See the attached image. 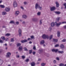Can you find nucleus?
Returning <instances> with one entry per match:
<instances>
[{"label":"nucleus","mask_w":66,"mask_h":66,"mask_svg":"<svg viewBox=\"0 0 66 66\" xmlns=\"http://www.w3.org/2000/svg\"><path fill=\"white\" fill-rule=\"evenodd\" d=\"M38 7V9L39 10H42L43 9L42 7H40V5H38V4H36L35 5L36 9H37Z\"/></svg>","instance_id":"1"},{"label":"nucleus","mask_w":66,"mask_h":66,"mask_svg":"<svg viewBox=\"0 0 66 66\" xmlns=\"http://www.w3.org/2000/svg\"><path fill=\"white\" fill-rule=\"evenodd\" d=\"M42 37L43 39H46V38L48 39L49 36L48 35H46L45 34H44L43 35Z\"/></svg>","instance_id":"2"},{"label":"nucleus","mask_w":66,"mask_h":66,"mask_svg":"<svg viewBox=\"0 0 66 66\" xmlns=\"http://www.w3.org/2000/svg\"><path fill=\"white\" fill-rule=\"evenodd\" d=\"M18 32L19 35L20 37V36H21V32H22V30H21V29H19V30Z\"/></svg>","instance_id":"3"},{"label":"nucleus","mask_w":66,"mask_h":66,"mask_svg":"<svg viewBox=\"0 0 66 66\" xmlns=\"http://www.w3.org/2000/svg\"><path fill=\"white\" fill-rule=\"evenodd\" d=\"M17 3L16 1H14L13 2V6L14 7H17Z\"/></svg>","instance_id":"4"},{"label":"nucleus","mask_w":66,"mask_h":66,"mask_svg":"<svg viewBox=\"0 0 66 66\" xmlns=\"http://www.w3.org/2000/svg\"><path fill=\"white\" fill-rule=\"evenodd\" d=\"M10 10H11L10 8L9 7H7L5 9V11L7 12H10Z\"/></svg>","instance_id":"5"},{"label":"nucleus","mask_w":66,"mask_h":66,"mask_svg":"<svg viewBox=\"0 0 66 66\" xmlns=\"http://www.w3.org/2000/svg\"><path fill=\"white\" fill-rule=\"evenodd\" d=\"M11 55V53L8 52L7 53V54L6 55V57H10Z\"/></svg>","instance_id":"6"},{"label":"nucleus","mask_w":66,"mask_h":66,"mask_svg":"<svg viewBox=\"0 0 66 66\" xmlns=\"http://www.w3.org/2000/svg\"><path fill=\"white\" fill-rule=\"evenodd\" d=\"M55 23L56 24V26H57V27H59L60 25L61 24V22H59V23H57V22L56 21L55 22Z\"/></svg>","instance_id":"7"},{"label":"nucleus","mask_w":66,"mask_h":66,"mask_svg":"<svg viewBox=\"0 0 66 66\" xmlns=\"http://www.w3.org/2000/svg\"><path fill=\"white\" fill-rule=\"evenodd\" d=\"M28 42V40L26 39H25L24 40H22L21 41V43H26Z\"/></svg>","instance_id":"8"},{"label":"nucleus","mask_w":66,"mask_h":66,"mask_svg":"<svg viewBox=\"0 0 66 66\" xmlns=\"http://www.w3.org/2000/svg\"><path fill=\"white\" fill-rule=\"evenodd\" d=\"M55 10V7H53L51 8V11H53Z\"/></svg>","instance_id":"9"},{"label":"nucleus","mask_w":66,"mask_h":66,"mask_svg":"<svg viewBox=\"0 0 66 66\" xmlns=\"http://www.w3.org/2000/svg\"><path fill=\"white\" fill-rule=\"evenodd\" d=\"M58 51V49H56V50L54 49H53L52 50V52H57Z\"/></svg>","instance_id":"10"},{"label":"nucleus","mask_w":66,"mask_h":66,"mask_svg":"<svg viewBox=\"0 0 66 66\" xmlns=\"http://www.w3.org/2000/svg\"><path fill=\"white\" fill-rule=\"evenodd\" d=\"M56 4V7H59V4L58 2H56L55 3Z\"/></svg>","instance_id":"11"},{"label":"nucleus","mask_w":66,"mask_h":66,"mask_svg":"<svg viewBox=\"0 0 66 66\" xmlns=\"http://www.w3.org/2000/svg\"><path fill=\"white\" fill-rule=\"evenodd\" d=\"M55 23L54 22H52L51 24V27H54L55 26Z\"/></svg>","instance_id":"12"},{"label":"nucleus","mask_w":66,"mask_h":66,"mask_svg":"<svg viewBox=\"0 0 66 66\" xmlns=\"http://www.w3.org/2000/svg\"><path fill=\"white\" fill-rule=\"evenodd\" d=\"M54 13L57 15H59L61 14V12L60 11H55Z\"/></svg>","instance_id":"13"},{"label":"nucleus","mask_w":66,"mask_h":66,"mask_svg":"<svg viewBox=\"0 0 66 66\" xmlns=\"http://www.w3.org/2000/svg\"><path fill=\"white\" fill-rule=\"evenodd\" d=\"M19 14V11H17L15 12V15L16 16H17V15H18Z\"/></svg>","instance_id":"14"},{"label":"nucleus","mask_w":66,"mask_h":66,"mask_svg":"<svg viewBox=\"0 0 66 66\" xmlns=\"http://www.w3.org/2000/svg\"><path fill=\"white\" fill-rule=\"evenodd\" d=\"M2 14L3 15H5L7 14L6 12L5 11H3L2 12Z\"/></svg>","instance_id":"15"},{"label":"nucleus","mask_w":66,"mask_h":66,"mask_svg":"<svg viewBox=\"0 0 66 66\" xmlns=\"http://www.w3.org/2000/svg\"><path fill=\"white\" fill-rule=\"evenodd\" d=\"M18 49L19 50L21 51L22 50V46H20L18 48Z\"/></svg>","instance_id":"16"},{"label":"nucleus","mask_w":66,"mask_h":66,"mask_svg":"<svg viewBox=\"0 0 66 66\" xmlns=\"http://www.w3.org/2000/svg\"><path fill=\"white\" fill-rule=\"evenodd\" d=\"M22 17L23 18L26 19V18H27V16L26 15H23L22 16Z\"/></svg>","instance_id":"17"},{"label":"nucleus","mask_w":66,"mask_h":66,"mask_svg":"<svg viewBox=\"0 0 66 66\" xmlns=\"http://www.w3.org/2000/svg\"><path fill=\"white\" fill-rule=\"evenodd\" d=\"M45 43V41L44 40H42L40 42V44L41 45H43V44H44Z\"/></svg>","instance_id":"18"},{"label":"nucleus","mask_w":66,"mask_h":66,"mask_svg":"<svg viewBox=\"0 0 66 66\" xmlns=\"http://www.w3.org/2000/svg\"><path fill=\"white\" fill-rule=\"evenodd\" d=\"M35 65V64L34 62H33L31 63V66H34Z\"/></svg>","instance_id":"19"},{"label":"nucleus","mask_w":66,"mask_h":66,"mask_svg":"<svg viewBox=\"0 0 66 66\" xmlns=\"http://www.w3.org/2000/svg\"><path fill=\"white\" fill-rule=\"evenodd\" d=\"M58 52L59 53H61V54L64 53V52L63 51H58Z\"/></svg>","instance_id":"20"},{"label":"nucleus","mask_w":66,"mask_h":66,"mask_svg":"<svg viewBox=\"0 0 66 66\" xmlns=\"http://www.w3.org/2000/svg\"><path fill=\"white\" fill-rule=\"evenodd\" d=\"M53 40L54 42H57V41H58V40L55 39H53Z\"/></svg>","instance_id":"21"},{"label":"nucleus","mask_w":66,"mask_h":66,"mask_svg":"<svg viewBox=\"0 0 66 66\" xmlns=\"http://www.w3.org/2000/svg\"><path fill=\"white\" fill-rule=\"evenodd\" d=\"M32 20L34 21H36L37 20V19L36 18H34L32 19Z\"/></svg>","instance_id":"22"},{"label":"nucleus","mask_w":66,"mask_h":66,"mask_svg":"<svg viewBox=\"0 0 66 66\" xmlns=\"http://www.w3.org/2000/svg\"><path fill=\"white\" fill-rule=\"evenodd\" d=\"M43 52V50L40 49L39 50V53H41Z\"/></svg>","instance_id":"23"},{"label":"nucleus","mask_w":66,"mask_h":66,"mask_svg":"<svg viewBox=\"0 0 66 66\" xmlns=\"http://www.w3.org/2000/svg\"><path fill=\"white\" fill-rule=\"evenodd\" d=\"M60 47L61 48L63 49L64 48V45L63 44H61L60 45Z\"/></svg>","instance_id":"24"},{"label":"nucleus","mask_w":66,"mask_h":66,"mask_svg":"<svg viewBox=\"0 0 66 66\" xmlns=\"http://www.w3.org/2000/svg\"><path fill=\"white\" fill-rule=\"evenodd\" d=\"M57 35L58 37H59L60 36V32L59 31H58L57 32Z\"/></svg>","instance_id":"25"},{"label":"nucleus","mask_w":66,"mask_h":66,"mask_svg":"<svg viewBox=\"0 0 66 66\" xmlns=\"http://www.w3.org/2000/svg\"><path fill=\"white\" fill-rule=\"evenodd\" d=\"M13 23L14 24L15 23V22L13 21H11L9 23Z\"/></svg>","instance_id":"26"},{"label":"nucleus","mask_w":66,"mask_h":66,"mask_svg":"<svg viewBox=\"0 0 66 66\" xmlns=\"http://www.w3.org/2000/svg\"><path fill=\"white\" fill-rule=\"evenodd\" d=\"M16 45H17V47H19V46H21V44L20 43H17Z\"/></svg>","instance_id":"27"},{"label":"nucleus","mask_w":66,"mask_h":66,"mask_svg":"<svg viewBox=\"0 0 66 66\" xmlns=\"http://www.w3.org/2000/svg\"><path fill=\"white\" fill-rule=\"evenodd\" d=\"M46 65V63H43L41 64V65L42 66H44Z\"/></svg>","instance_id":"28"},{"label":"nucleus","mask_w":66,"mask_h":66,"mask_svg":"<svg viewBox=\"0 0 66 66\" xmlns=\"http://www.w3.org/2000/svg\"><path fill=\"white\" fill-rule=\"evenodd\" d=\"M0 6L1 8H4V7H5V6L4 5H0Z\"/></svg>","instance_id":"29"},{"label":"nucleus","mask_w":66,"mask_h":66,"mask_svg":"<svg viewBox=\"0 0 66 66\" xmlns=\"http://www.w3.org/2000/svg\"><path fill=\"white\" fill-rule=\"evenodd\" d=\"M29 61H30V60H29V59H27L26 60H25V62H27V63H28V62H29Z\"/></svg>","instance_id":"30"},{"label":"nucleus","mask_w":66,"mask_h":66,"mask_svg":"<svg viewBox=\"0 0 66 66\" xmlns=\"http://www.w3.org/2000/svg\"><path fill=\"white\" fill-rule=\"evenodd\" d=\"M40 12H38L37 13V15H38V16H40Z\"/></svg>","instance_id":"31"},{"label":"nucleus","mask_w":66,"mask_h":66,"mask_svg":"<svg viewBox=\"0 0 66 66\" xmlns=\"http://www.w3.org/2000/svg\"><path fill=\"white\" fill-rule=\"evenodd\" d=\"M14 42V38H12L11 39V42Z\"/></svg>","instance_id":"32"},{"label":"nucleus","mask_w":66,"mask_h":66,"mask_svg":"<svg viewBox=\"0 0 66 66\" xmlns=\"http://www.w3.org/2000/svg\"><path fill=\"white\" fill-rule=\"evenodd\" d=\"M1 38L2 39H3V40H4L5 39V37H2Z\"/></svg>","instance_id":"33"},{"label":"nucleus","mask_w":66,"mask_h":66,"mask_svg":"<svg viewBox=\"0 0 66 66\" xmlns=\"http://www.w3.org/2000/svg\"><path fill=\"white\" fill-rule=\"evenodd\" d=\"M24 51H28V50L27 49V48L26 47H24Z\"/></svg>","instance_id":"34"},{"label":"nucleus","mask_w":66,"mask_h":66,"mask_svg":"<svg viewBox=\"0 0 66 66\" xmlns=\"http://www.w3.org/2000/svg\"><path fill=\"white\" fill-rule=\"evenodd\" d=\"M60 45L59 44H57L55 46V47H59Z\"/></svg>","instance_id":"35"},{"label":"nucleus","mask_w":66,"mask_h":66,"mask_svg":"<svg viewBox=\"0 0 66 66\" xmlns=\"http://www.w3.org/2000/svg\"><path fill=\"white\" fill-rule=\"evenodd\" d=\"M21 57L22 58V59H25V58H26V57L24 55L22 56Z\"/></svg>","instance_id":"36"},{"label":"nucleus","mask_w":66,"mask_h":66,"mask_svg":"<svg viewBox=\"0 0 66 66\" xmlns=\"http://www.w3.org/2000/svg\"><path fill=\"white\" fill-rule=\"evenodd\" d=\"M5 35L6 36H10V34H5Z\"/></svg>","instance_id":"37"},{"label":"nucleus","mask_w":66,"mask_h":66,"mask_svg":"<svg viewBox=\"0 0 66 66\" xmlns=\"http://www.w3.org/2000/svg\"><path fill=\"white\" fill-rule=\"evenodd\" d=\"M60 18H57L56 19V21H59V20H60Z\"/></svg>","instance_id":"38"},{"label":"nucleus","mask_w":66,"mask_h":66,"mask_svg":"<svg viewBox=\"0 0 66 66\" xmlns=\"http://www.w3.org/2000/svg\"><path fill=\"white\" fill-rule=\"evenodd\" d=\"M52 38V35H51L50 37V39L51 40Z\"/></svg>","instance_id":"39"},{"label":"nucleus","mask_w":66,"mask_h":66,"mask_svg":"<svg viewBox=\"0 0 66 66\" xmlns=\"http://www.w3.org/2000/svg\"><path fill=\"white\" fill-rule=\"evenodd\" d=\"M52 27H50L49 28V30L51 31V30H52Z\"/></svg>","instance_id":"40"},{"label":"nucleus","mask_w":66,"mask_h":66,"mask_svg":"<svg viewBox=\"0 0 66 66\" xmlns=\"http://www.w3.org/2000/svg\"><path fill=\"white\" fill-rule=\"evenodd\" d=\"M29 54H31V53H32V50H29Z\"/></svg>","instance_id":"41"},{"label":"nucleus","mask_w":66,"mask_h":66,"mask_svg":"<svg viewBox=\"0 0 66 66\" xmlns=\"http://www.w3.org/2000/svg\"><path fill=\"white\" fill-rule=\"evenodd\" d=\"M3 43V41L0 39V43Z\"/></svg>","instance_id":"42"},{"label":"nucleus","mask_w":66,"mask_h":66,"mask_svg":"<svg viewBox=\"0 0 66 66\" xmlns=\"http://www.w3.org/2000/svg\"><path fill=\"white\" fill-rule=\"evenodd\" d=\"M64 64L63 63H61L59 65V66H64Z\"/></svg>","instance_id":"43"},{"label":"nucleus","mask_w":66,"mask_h":66,"mask_svg":"<svg viewBox=\"0 0 66 66\" xmlns=\"http://www.w3.org/2000/svg\"><path fill=\"white\" fill-rule=\"evenodd\" d=\"M56 59L57 61H59V60H60V58L58 57H56Z\"/></svg>","instance_id":"44"},{"label":"nucleus","mask_w":66,"mask_h":66,"mask_svg":"<svg viewBox=\"0 0 66 66\" xmlns=\"http://www.w3.org/2000/svg\"><path fill=\"white\" fill-rule=\"evenodd\" d=\"M33 49L35 50H36V47H35V46H34L33 47Z\"/></svg>","instance_id":"45"},{"label":"nucleus","mask_w":66,"mask_h":66,"mask_svg":"<svg viewBox=\"0 0 66 66\" xmlns=\"http://www.w3.org/2000/svg\"><path fill=\"white\" fill-rule=\"evenodd\" d=\"M22 23L23 24H25L26 22H25V21H23L22 22Z\"/></svg>","instance_id":"46"},{"label":"nucleus","mask_w":66,"mask_h":66,"mask_svg":"<svg viewBox=\"0 0 66 66\" xmlns=\"http://www.w3.org/2000/svg\"><path fill=\"white\" fill-rule=\"evenodd\" d=\"M40 24H42V20H40Z\"/></svg>","instance_id":"47"},{"label":"nucleus","mask_w":66,"mask_h":66,"mask_svg":"<svg viewBox=\"0 0 66 66\" xmlns=\"http://www.w3.org/2000/svg\"><path fill=\"white\" fill-rule=\"evenodd\" d=\"M53 62L54 64H55L56 63V60H54L53 61Z\"/></svg>","instance_id":"48"},{"label":"nucleus","mask_w":66,"mask_h":66,"mask_svg":"<svg viewBox=\"0 0 66 66\" xmlns=\"http://www.w3.org/2000/svg\"><path fill=\"white\" fill-rule=\"evenodd\" d=\"M19 55H16V57H18V58H19Z\"/></svg>","instance_id":"49"},{"label":"nucleus","mask_w":66,"mask_h":66,"mask_svg":"<svg viewBox=\"0 0 66 66\" xmlns=\"http://www.w3.org/2000/svg\"><path fill=\"white\" fill-rule=\"evenodd\" d=\"M66 40L65 39H64L62 40V42H65Z\"/></svg>","instance_id":"50"},{"label":"nucleus","mask_w":66,"mask_h":66,"mask_svg":"<svg viewBox=\"0 0 66 66\" xmlns=\"http://www.w3.org/2000/svg\"><path fill=\"white\" fill-rule=\"evenodd\" d=\"M30 37L31 38V39H33V38H34V37L33 36H31Z\"/></svg>","instance_id":"51"},{"label":"nucleus","mask_w":66,"mask_h":66,"mask_svg":"<svg viewBox=\"0 0 66 66\" xmlns=\"http://www.w3.org/2000/svg\"><path fill=\"white\" fill-rule=\"evenodd\" d=\"M35 53H36L35 52H32V54H33V55H35Z\"/></svg>","instance_id":"52"},{"label":"nucleus","mask_w":66,"mask_h":66,"mask_svg":"<svg viewBox=\"0 0 66 66\" xmlns=\"http://www.w3.org/2000/svg\"><path fill=\"white\" fill-rule=\"evenodd\" d=\"M61 23H62V24L66 23V21L63 22H62Z\"/></svg>","instance_id":"53"},{"label":"nucleus","mask_w":66,"mask_h":66,"mask_svg":"<svg viewBox=\"0 0 66 66\" xmlns=\"http://www.w3.org/2000/svg\"><path fill=\"white\" fill-rule=\"evenodd\" d=\"M16 24H19V22L18 21L16 22Z\"/></svg>","instance_id":"54"},{"label":"nucleus","mask_w":66,"mask_h":66,"mask_svg":"<svg viewBox=\"0 0 66 66\" xmlns=\"http://www.w3.org/2000/svg\"><path fill=\"white\" fill-rule=\"evenodd\" d=\"M49 56H50V55L49 54H47V57H49Z\"/></svg>","instance_id":"55"},{"label":"nucleus","mask_w":66,"mask_h":66,"mask_svg":"<svg viewBox=\"0 0 66 66\" xmlns=\"http://www.w3.org/2000/svg\"><path fill=\"white\" fill-rule=\"evenodd\" d=\"M24 4L25 5H26V4H27V2H24Z\"/></svg>","instance_id":"56"},{"label":"nucleus","mask_w":66,"mask_h":66,"mask_svg":"<svg viewBox=\"0 0 66 66\" xmlns=\"http://www.w3.org/2000/svg\"><path fill=\"white\" fill-rule=\"evenodd\" d=\"M21 9H22V10H24L23 7H21Z\"/></svg>","instance_id":"57"},{"label":"nucleus","mask_w":66,"mask_h":66,"mask_svg":"<svg viewBox=\"0 0 66 66\" xmlns=\"http://www.w3.org/2000/svg\"><path fill=\"white\" fill-rule=\"evenodd\" d=\"M63 5L64 6H66V3H64Z\"/></svg>","instance_id":"58"},{"label":"nucleus","mask_w":66,"mask_h":66,"mask_svg":"<svg viewBox=\"0 0 66 66\" xmlns=\"http://www.w3.org/2000/svg\"><path fill=\"white\" fill-rule=\"evenodd\" d=\"M17 64L15 62L13 64V65H16Z\"/></svg>","instance_id":"59"},{"label":"nucleus","mask_w":66,"mask_h":66,"mask_svg":"<svg viewBox=\"0 0 66 66\" xmlns=\"http://www.w3.org/2000/svg\"><path fill=\"white\" fill-rule=\"evenodd\" d=\"M64 29H66V26H64Z\"/></svg>","instance_id":"60"},{"label":"nucleus","mask_w":66,"mask_h":66,"mask_svg":"<svg viewBox=\"0 0 66 66\" xmlns=\"http://www.w3.org/2000/svg\"><path fill=\"white\" fill-rule=\"evenodd\" d=\"M28 40H30V39H31L30 38H28L27 39Z\"/></svg>","instance_id":"61"},{"label":"nucleus","mask_w":66,"mask_h":66,"mask_svg":"<svg viewBox=\"0 0 66 66\" xmlns=\"http://www.w3.org/2000/svg\"><path fill=\"white\" fill-rule=\"evenodd\" d=\"M32 42H31V41H30V42H29V43H30V44H32Z\"/></svg>","instance_id":"62"},{"label":"nucleus","mask_w":66,"mask_h":66,"mask_svg":"<svg viewBox=\"0 0 66 66\" xmlns=\"http://www.w3.org/2000/svg\"><path fill=\"white\" fill-rule=\"evenodd\" d=\"M38 60L39 61H41V59H39Z\"/></svg>","instance_id":"63"},{"label":"nucleus","mask_w":66,"mask_h":66,"mask_svg":"<svg viewBox=\"0 0 66 66\" xmlns=\"http://www.w3.org/2000/svg\"><path fill=\"white\" fill-rule=\"evenodd\" d=\"M39 62H37L36 63L37 64H39Z\"/></svg>","instance_id":"64"}]
</instances>
